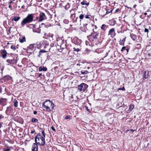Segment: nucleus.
Listing matches in <instances>:
<instances>
[{"label":"nucleus","instance_id":"nucleus-25","mask_svg":"<svg viewBox=\"0 0 151 151\" xmlns=\"http://www.w3.org/2000/svg\"><path fill=\"white\" fill-rule=\"evenodd\" d=\"M12 148V147H7V148L4 149L3 151H9Z\"/></svg>","mask_w":151,"mask_h":151},{"label":"nucleus","instance_id":"nucleus-18","mask_svg":"<svg viewBox=\"0 0 151 151\" xmlns=\"http://www.w3.org/2000/svg\"><path fill=\"white\" fill-rule=\"evenodd\" d=\"M31 121L32 122H35V123H38V120L37 119H35L34 118H32L31 119Z\"/></svg>","mask_w":151,"mask_h":151},{"label":"nucleus","instance_id":"nucleus-13","mask_svg":"<svg viewBox=\"0 0 151 151\" xmlns=\"http://www.w3.org/2000/svg\"><path fill=\"white\" fill-rule=\"evenodd\" d=\"M107 26L105 24H103L102 25L101 28L104 31H105L107 29Z\"/></svg>","mask_w":151,"mask_h":151},{"label":"nucleus","instance_id":"nucleus-22","mask_svg":"<svg viewBox=\"0 0 151 151\" xmlns=\"http://www.w3.org/2000/svg\"><path fill=\"white\" fill-rule=\"evenodd\" d=\"M4 78L6 80H8L11 79L12 77L9 76H6L4 77Z\"/></svg>","mask_w":151,"mask_h":151},{"label":"nucleus","instance_id":"nucleus-53","mask_svg":"<svg viewBox=\"0 0 151 151\" xmlns=\"http://www.w3.org/2000/svg\"><path fill=\"white\" fill-rule=\"evenodd\" d=\"M11 27H10V28L9 30V31H10L11 30Z\"/></svg>","mask_w":151,"mask_h":151},{"label":"nucleus","instance_id":"nucleus-28","mask_svg":"<svg viewBox=\"0 0 151 151\" xmlns=\"http://www.w3.org/2000/svg\"><path fill=\"white\" fill-rule=\"evenodd\" d=\"M81 73H82V74H86L88 73H89V72L88 71H87L85 70V71H84L83 72L82 71L81 72Z\"/></svg>","mask_w":151,"mask_h":151},{"label":"nucleus","instance_id":"nucleus-38","mask_svg":"<svg viewBox=\"0 0 151 151\" xmlns=\"http://www.w3.org/2000/svg\"><path fill=\"white\" fill-rule=\"evenodd\" d=\"M70 116H66L65 118V119H70Z\"/></svg>","mask_w":151,"mask_h":151},{"label":"nucleus","instance_id":"nucleus-42","mask_svg":"<svg viewBox=\"0 0 151 151\" xmlns=\"http://www.w3.org/2000/svg\"><path fill=\"white\" fill-rule=\"evenodd\" d=\"M37 111H34V112H33L34 114L35 115L36 114H37Z\"/></svg>","mask_w":151,"mask_h":151},{"label":"nucleus","instance_id":"nucleus-3","mask_svg":"<svg viewBox=\"0 0 151 151\" xmlns=\"http://www.w3.org/2000/svg\"><path fill=\"white\" fill-rule=\"evenodd\" d=\"M35 141L37 144L44 146L45 143V138L40 135H37L35 138Z\"/></svg>","mask_w":151,"mask_h":151},{"label":"nucleus","instance_id":"nucleus-46","mask_svg":"<svg viewBox=\"0 0 151 151\" xmlns=\"http://www.w3.org/2000/svg\"><path fill=\"white\" fill-rule=\"evenodd\" d=\"M2 91V88L1 87H0V93Z\"/></svg>","mask_w":151,"mask_h":151},{"label":"nucleus","instance_id":"nucleus-41","mask_svg":"<svg viewBox=\"0 0 151 151\" xmlns=\"http://www.w3.org/2000/svg\"><path fill=\"white\" fill-rule=\"evenodd\" d=\"M119 11V9H116L115 11V13H117Z\"/></svg>","mask_w":151,"mask_h":151},{"label":"nucleus","instance_id":"nucleus-24","mask_svg":"<svg viewBox=\"0 0 151 151\" xmlns=\"http://www.w3.org/2000/svg\"><path fill=\"white\" fill-rule=\"evenodd\" d=\"M70 6V4L69 3H68L65 6V8L66 9H68Z\"/></svg>","mask_w":151,"mask_h":151},{"label":"nucleus","instance_id":"nucleus-7","mask_svg":"<svg viewBox=\"0 0 151 151\" xmlns=\"http://www.w3.org/2000/svg\"><path fill=\"white\" fill-rule=\"evenodd\" d=\"M108 35H110L111 37L113 38L115 35V29L114 28H112L109 31Z\"/></svg>","mask_w":151,"mask_h":151},{"label":"nucleus","instance_id":"nucleus-45","mask_svg":"<svg viewBox=\"0 0 151 151\" xmlns=\"http://www.w3.org/2000/svg\"><path fill=\"white\" fill-rule=\"evenodd\" d=\"M42 73H40L39 74V75L38 76V77H40L41 76H42Z\"/></svg>","mask_w":151,"mask_h":151},{"label":"nucleus","instance_id":"nucleus-8","mask_svg":"<svg viewBox=\"0 0 151 151\" xmlns=\"http://www.w3.org/2000/svg\"><path fill=\"white\" fill-rule=\"evenodd\" d=\"M6 62L8 63L7 64L9 65L10 64H15L17 63V61L14 59H7L6 60Z\"/></svg>","mask_w":151,"mask_h":151},{"label":"nucleus","instance_id":"nucleus-1","mask_svg":"<svg viewBox=\"0 0 151 151\" xmlns=\"http://www.w3.org/2000/svg\"><path fill=\"white\" fill-rule=\"evenodd\" d=\"M34 18L33 14H29L27 16L24 18L21 22V26L22 27L24 26L27 24L32 22Z\"/></svg>","mask_w":151,"mask_h":151},{"label":"nucleus","instance_id":"nucleus-17","mask_svg":"<svg viewBox=\"0 0 151 151\" xmlns=\"http://www.w3.org/2000/svg\"><path fill=\"white\" fill-rule=\"evenodd\" d=\"M12 110V109L11 107L10 106L8 107L6 110V114H7L8 113H9Z\"/></svg>","mask_w":151,"mask_h":151},{"label":"nucleus","instance_id":"nucleus-15","mask_svg":"<svg viewBox=\"0 0 151 151\" xmlns=\"http://www.w3.org/2000/svg\"><path fill=\"white\" fill-rule=\"evenodd\" d=\"M20 18L19 17H15L14 18L12 19V21H14L15 22H17L19 21Z\"/></svg>","mask_w":151,"mask_h":151},{"label":"nucleus","instance_id":"nucleus-12","mask_svg":"<svg viewBox=\"0 0 151 151\" xmlns=\"http://www.w3.org/2000/svg\"><path fill=\"white\" fill-rule=\"evenodd\" d=\"M39 70L40 71H47V68L46 67H42V66H40L39 68Z\"/></svg>","mask_w":151,"mask_h":151},{"label":"nucleus","instance_id":"nucleus-26","mask_svg":"<svg viewBox=\"0 0 151 151\" xmlns=\"http://www.w3.org/2000/svg\"><path fill=\"white\" fill-rule=\"evenodd\" d=\"M84 17V14H81L80 15V16L79 17V18L80 19H82Z\"/></svg>","mask_w":151,"mask_h":151},{"label":"nucleus","instance_id":"nucleus-21","mask_svg":"<svg viewBox=\"0 0 151 151\" xmlns=\"http://www.w3.org/2000/svg\"><path fill=\"white\" fill-rule=\"evenodd\" d=\"M14 103V106L17 107L18 106V101L16 99H14L13 101Z\"/></svg>","mask_w":151,"mask_h":151},{"label":"nucleus","instance_id":"nucleus-2","mask_svg":"<svg viewBox=\"0 0 151 151\" xmlns=\"http://www.w3.org/2000/svg\"><path fill=\"white\" fill-rule=\"evenodd\" d=\"M42 106L47 111H50L53 109L54 104L50 100L46 101L42 104Z\"/></svg>","mask_w":151,"mask_h":151},{"label":"nucleus","instance_id":"nucleus-16","mask_svg":"<svg viewBox=\"0 0 151 151\" xmlns=\"http://www.w3.org/2000/svg\"><path fill=\"white\" fill-rule=\"evenodd\" d=\"M19 41L21 43H23L26 41L25 37L24 36L19 39Z\"/></svg>","mask_w":151,"mask_h":151},{"label":"nucleus","instance_id":"nucleus-35","mask_svg":"<svg viewBox=\"0 0 151 151\" xmlns=\"http://www.w3.org/2000/svg\"><path fill=\"white\" fill-rule=\"evenodd\" d=\"M42 133L43 135V137L44 138H45V133L44 132V130L42 131Z\"/></svg>","mask_w":151,"mask_h":151},{"label":"nucleus","instance_id":"nucleus-20","mask_svg":"<svg viewBox=\"0 0 151 151\" xmlns=\"http://www.w3.org/2000/svg\"><path fill=\"white\" fill-rule=\"evenodd\" d=\"M86 1H84L81 2V4L82 5H86L88 6L89 4V2L86 3Z\"/></svg>","mask_w":151,"mask_h":151},{"label":"nucleus","instance_id":"nucleus-6","mask_svg":"<svg viewBox=\"0 0 151 151\" xmlns=\"http://www.w3.org/2000/svg\"><path fill=\"white\" fill-rule=\"evenodd\" d=\"M99 33L96 32H94L92 33L90 36L91 39H92V40H94L96 39L98 37Z\"/></svg>","mask_w":151,"mask_h":151},{"label":"nucleus","instance_id":"nucleus-19","mask_svg":"<svg viewBox=\"0 0 151 151\" xmlns=\"http://www.w3.org/2000/svg\"><path fill=\"white\" fill-rule=\"evenodd\" d=\"M47 51H46L45 50H40L39 51V55H38V57H40V55H41V53H44V52H46Z\"/></svg>","mask_w":151,"mask_h":151},{"label":"nucleus","instance_id":"nucleus-34","mask_svg":"<svg viewBox=\"0 0 151 151\" xmlns=\"http://www.w3.org/2000/svg\"><path fill=\"white\" fill-rule=\"evenodd\" d=\"M4 116H3V115L1 114H0V120L2 119H3L4 118Z\"/></svg>","mask_w":151,"mask_h":151},{"label":"nucleus","instance_id":"nucleus-36","mask_svg":"<svg viewBox=\"0 0 151 151\" xmlns=\"http://www.w3.org/2000/svg\"><path fill=\"white\" fill-rule=\"evenodd\" d=\"M126 47L124 46L122 47V49L121 50V51H123L124 50H126Z\"/></svg>","mask_w":151,"mask_h":151},{"label":"nucleus","instance_id":"nucleus-4","mask_svg":"<svg viewBox=\"0 0 151 151\" xmlns=\"http://www.w3.org/2000/svg\"><path fill=\"white\" fill-rule=\"evenodd\" d=\"M88 87V86L86 84L82 83L79 86L78 90L80 91L84 92Z\"/></svg>","mask_w":151,"mask_h":151},{"label":"nucleus","instance_id":"nucleus-49","mask_svg":"<svg viewBox=\"0 0 151 151\" xmlns=\"http://www.w3.org/2000/svg\"><path fill=\"white\" fill-rule=\"evenodd\" d=\"M144 15H146L147 14V13H146V12H145V13H144Z\"/></svg>","mask_w":151,"mask_h":151},{"label":"nucleus","instance_id":"nucleus-44","mask_svg":"<svg viewBox=\"0 0 151 151\" xmlns=\"http://www.w3.org/2000/svg\"><path fill=\"white\" fill-rule=\"evenodd\" d=\"M13 3V1H11L9 2L8 4H11V3Z\"/></svg>","mask_w":151,"mask_h":151},{"label":"nucleus","instance_id":"nucleus-54","mask_svg":"<svg viewBox=\"0 0 151 151\" xmlns=\"http://www.w3.org/2000/svg\"><path fill=\"white\" fill-rule=\"evenodd\" d=\"M44 24L43 23H42V24H41V25H42V24Z\"/></svg>","mask_w":151,"mask_h":151},{"label":"nucleus","instance_id":"nucleus-10","mask_svg":"<svg viewBox=\"0 0 151 151\" xmlns=\"http://www.w3.org/2000/svg\"><path fill=\"white\" fill-rule=\"evenodd\" d=\"M32 151H38V146L37 143H34L32 145Z\"/></svg>","mask_w":151,"mask_h":151},{"label":"nucleus","instance_id":"nucleus-33","mask_svg":"<svg viewBox=\"0 0 151 151\" xmlns=\"http://www.w3.org/2000/svg\"><path fill=\"white\" fill-rule=\"evenodd\" d=\"M118 90L124 91L125 90V88L124 87H122V88H118Z\"/></svg>","mask_w":151,"mask_h":151},{"label":"nucleus","instance_id":"nucleus-31","mask_svg":"<svg viewBox=\"0 0 151 151\" xmlns=\"http://www.w3.org/2000/svg\"><path fill=\"white\" fill-rule=\"evenodd\" d=\"M73 50H74V51H75L78 52V51H79L80 50L78 48L76 49L75 48H73Z\"/></svg>","mask_w":151,"mask_h":151},{"label":"nucleus","instance_id":"nucleus-23","mask_svg":"<svg viewBox=\"0 0 151 151\" xmlns=\"http://www.w3.org/2000/svg\"><path fill=\"white\" fill-rule=\"evenodd\" d=\"M33 31L34 32H36L39 33H40L41 30L39 28H38L37 29H33Z\"/></svg>","mask_w":151,"mask_h":151},{"label":"nucleus","instance_id":"nucleus-37","mask_svg":"<svg viewBox=\"0 0 151 151\" xmlns=\"http://www.w3.org/2000/svg\"><path fill=\"white\" fill-rule=\"evenodd\" d=\"M144 32H147V33H148L149 32L148 29L147 28H145V29Z\"/></svg>","mask_w":151,"mask_h":151},{"label":"nucleus","instance_id":"nucleus-51","mask_svg":"<svg viewBox=\"0 0 151 151\" xmlns=\"http://www.w3.org/2000/svg\"><path fill=\"white\" fill-rule=\"evenodd\" d=\"M77 65H80V63H78L77 64Z\"/></svg>","mask_w":151,"mask_h":151},{"label":"nucleus","instance_id":"nucleus-55","mask_svg":"<svg viewBox=\"0 0 151 151\" xmlns=\"http://www.w3.org/2000/svg\"><path fill=\"white\" fill-rule=\"evenodd\" d=\"M150 6H151V3H150Z\"/></svg>","mask_w":151,"mask_h":151},{"label":"nucleus","instance_id":"nucleus-29","mask_svg":"<svg viewBox=\"0 0 151 151\" xmlns=\"http://www.w3.org/2000/svg\"><path fill=\"white\" fill-rule=\"evenodd\" d=\"M11 48L13 49L14 50L16 49V47L15 46L12 45L11 47Z\"/></svg>","mask_w":151,"mask_h":151},{"label":"nucleus","instance_id":"nucleus-27","mask_svg":"<svg viewBox=\"0 0 151 151\" xmlns=\"http://www.w3.org/2000/svg\"><path fill=\"white\" fill-rule=\"evenodd\" d=\"M134 108V106L133 105H130L129 106V109L132 110Z\"/></svg>","mask_w":151,"mask_h":151},{"label":"nucleus","instance_id":"nucleus-5","mask_svg":"<svg viewBox=\"0 0 151 151\" xmlns=\"http://www.w3.org/2000/svg\"><path fill=\"white\" fill-rule=\"evenodd\" d=\"M47 19L45 14L43 13H40L39 15V18L38 20L39 22H41Z\"/></svg>","mask_w":151,"mask_h":151},{"label":"nucleus","instance_id":"nucleus-39","mask_svg":"<svg viewBox=\"0 0 151 151\" xmlns=\"http://www.w3.org/2000/svg\"><path fill=\"white\" fill-rule=\"evenodd\" d=\"M85 18L86 19H89V15H86L85 16Z\"/></svg>","mask_w":151,"mask_h":151},{"label":"nucleus","instance_id":"nucleus-48","mask_svg":"<svg viewBox=\"0 0 151 151\" xmlns=\"http://www.w3.org/2000/svg\"><path fill=\"white\" fill-rule=\"evenodd\" d=\"M126 51L127 52H129V49H126Z\"/></svg>","mask_w":151,"mask_h":151},{"label":"nucleus","instance_id":"nucleus-32","mask_svg":"<svg viewBox=\"0 0 151 151\" xmlns=\"http://www.w3.org/2000/svg\"><path fill=\"white\" fill-rule=\"evenodd\" d=\"M111 11L109 10H107L106 12V14H108L110 13L111 12Z\"/></svg>","mask_w":151,"mask_h":151},{"label":"nucleus","instance_id":"nucleus-47","mask_svg":"<svg viewBox=\"0 0 151 151\" xmlns=\"http://www.w3.org/2000/svg\"><path fill=\"white\" fill-rule=\"evenodd\" d=\"M9 4V8H11V4Z\"/></svg>","mask_w":151,"mask_h":151},{"label":"nucleus","instance_id":"nucleus-43","mask_svg":"<svg viewBox=\"0 0 151 151\" xmlns=\"http://www.w3.org/2000/svg\"><path fill=\"white\" fill-rule=\"evenodd\" d=\"M2 123L0 122V128H1L2 126Z\"/></svg>","mask_w":151,"mask_h":151},{"label":"nucleus","instance_id":"nucleus-40","mask_svg":"<svg viewBox=\"0 0 151 151\" xmlns=\"http://www.w3.org/2000/svg\"><path fill=\"white\" fill-rule=\"evenodd\" d=\"M51 129H52L53 130V131H54L55 132V128L53 127H51Z\"/></svg>","mask_w":151,"mask_h":151},{"label":"nucleus","instance_id":"nucleus-14","mask_svg":"<svg viewBox=\"0 0 151 151\" xmlns=\"http://www.w3.org/2000/svg\"><path fill=\"white\" fill-rule=\"evenodd\" d=\"M125 41V38H123L122 40H120L119 41L120 45H124V42Z\"/></svg>","mask_w":151,"mask_h":151},{"label":"nucleus","instance_id":"nucleus-11","mask_svg":"<svg viewBox=\"0 0 151 151\" xmlns=\"http://www.w3.org/2000/svg\"><path fill=\"white\" fill-rule=\"evenodd\" d=\"M143 73L144 74L143 75V78L145 79L148 77L149 72L148 71H144Z\"/></svg>","mask_w":151,"mask_h":151},{"label":"nucleus","instance_id":"nucleus-30","mask_svg":"<svg viewBox=\"0 0 151 151\" xmlns=\"http://www.w3.org/2000/svg\"><path fill=\"white\" fill-rule=\"evenodd\" d=\"M4 101V99L2 98H0V104L2 103Z\"/></svg>","mask_w":151,"mask_h":151},{"label":"nucleus","instance_id":"nucleus-52","mask_svg":"<svg viewBox=\"0 0 151 151\" xmlns=\"http://www.w3.org/2000/svg\"><path fill=\"white\" fill-rule=\"evenodd\" d=\"M106 55L104 57V58H105V57H106V56L108 55L107 53H106Z\"/></svg>","mask_w":151,"mask_h":151},{"label":"nucleus","instance_id":"nucleus-50","mask_svg":"<svg viewBox=\"0 0 151 151\" xmlns=\"http://www.w3.org/2000/svg\"><path fill=\"white\" fill-rule=\"evenodd\" d=\"M31 133L32 134H33L34 133V131H32L31 132Z\"/></svg>","mask_w":151,"mask_h":151},{"label":"nucleus","instance_id":"nucleus-9","mask_svg":"<svg viewBox=\"0 0 151 151\" xmlns=\"http://www.w3.org/2000/svg\"><path fill=\"white\" fill-rule=\"evenodd\" d=\"M1 54L3 58L5 59L6 58L7 53L5 50H1Z\"/></svg>","mask_w":151,"mask_h":151},{"label":"nucleus","instance_id":"nucleus-56","mask_svg":"<svg viewBox=\"0 0 151 151\" xmlns=\"http://www.w3.org/2000/svg\"><path fill=\"white\" fill-rule=\"evenodd\" d=\"M14 1H15V0H13Z\"/></svg>","mask_w":151,"mask_h":151}]
</instances>
